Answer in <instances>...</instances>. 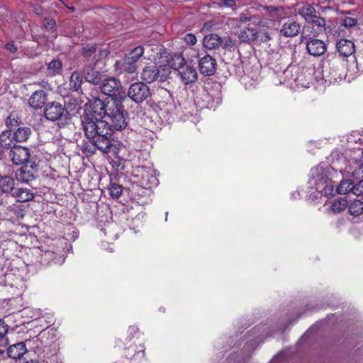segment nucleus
Returning a JSON list of instances; mask_svg holds the SVG:
<instances>
[{"label":"nucleus","mask_w":363,"mask_h":363,"mask_svg":"<svg viewBox=\"0 0 363 363\" xmlns=\"http://www.w3.org/2000/svg\"><path fill=\"white\" fill-rule=\"evenodd\" d=\"M89 102L91 104V112L100 118H106L110 127L121 130L127 126L128 113L117 100L112 98L103 101L98 97H93Z\"/></svg>","instance_id":"1"},{"label":"nucleus","mask_w":363,"mask_h":363,"mask_svg":"<svg viewBox=\"0 0 363 363\" xmlns=\"http://www.w3.org/2000/svg\"><path fill=\"white\" fill-rule=\"evenodd\" d=\"M337 174V172L332 167L320 163L311 169L308 184L311 188L325 196H332L334 186L332 179Z\"/></svg>","instance_id":"2"},{"label":"nucleus","mask_w":363,"mask_h":363,"mask_svg":"<svg viewBox=\"0 0 363 363\" xmlns=\"http://www.w3.org/2000/svg\"><path fill=\"white\" fill-rule=\"evenodd\" d=\"M94 114H85L82 116V125L86 137L91 140L103 136L110 132V125L107 121L97 118Z\"/></svg>","instance_id":"3"},{"label":"nucleus","mask_w":363,"mask_h":363,"mask_svg":"<svg viewBox=\"0 0 363 363\" xmlns=\"http://www.w3.org/2000/svg\"><path fill=\"white\" fill-rule=\"evenodd\" d=\"M134 176L139 179L140 185L143 188L152 189L158 184V179L151 168L138 167L134 171Z\"/></svg>","instance_id":"4"},{"label":"nucleus","mask_w":363,"mask_h":363,"mask_svg":"<svg viewBox=\"0 0 363 363\" xmlns=\"http://www.w3.org/2000/svg\"><path fill=\"white\" fill-rule=\"evenodd\" d=\"M150 95V89L143 82L133 83L130 86L128 91V97L137 104L144 101Z\"/></svg>","instance_id":"5"},{"label":"nucleus","mask_w":363,"mask_h":363,"mask_svg":"<svg viewBox=\"0 0 363 363\" xmlns=\"http://www.w3.org/2000/svg\"><path fill=\"white\" fill-rule=\"evenodd\" d=\"M37 172V164L34 162H28L16 172V177L22 183H28L35 179Z\"/></svg>","instance_id":"6"},{"label":"nucleus","mask_w":363,"mask_h":363,"mask_svg":"<svg viewBox=\"0 0 363 363\" xmlns=\"http://www.w3.org/2000/svg\"><path fill=\"white\" fill-rule=\"evenodd\" d=\"M121 88V82L113 77L104 79L100 86L102 93L111 97L120 95Z\"/></svg>","instance_id":"7"},{"label":"nucleus","mask_w":363,"mask_h":363,"mask_svg":"<svg viewBox=\"0 0 363 363\" xmlns=\"http://www.w3.org/2000/svg\"><path fill=\"white\" fill-rule=\"evenodd\" d=\"M140 77L146 83H152L157 80L163 82L167 79V75L161 74L159 68L155 65L145 67L141 72Z\"/></svg>","instance_id":"8"},{"label":"nucleus","mask_w":363,"mask_h":363,"mask_svg":"<svg viewBox=\"0 0 363 363\" xmlns=\"http://www.w3.org/2000/svg\"><path fill=\"white\" fill-rule=\"evenodd\" d=\"M238 38L242 43H250L251 41L258 40L260 41H267L270 39L267 33H257L253 28L246 27L241 29L238 33Z\"/></svg>","instance_id":"9"},{"label":"nucleus","mask_w":363,"mask_h":363,"mask_svg":"<svg viewBox=\"0 0 363 363\" xmlns=\"http://www.w3.org/2000/svg\"><path fill=\"white\" fill-rule=\"evenodd\" d=\"M64 112L65 108L60 102L52 101L45 105L44 116L48 120L55 121L62 117Z\"/></svg>","instance_id":"10"},{"label":"nucleus","mask_w":363,"mask_h":363,"mask_svg":"<svg viewBox=\"0 0 363 363\" xmlns=\"http://www.w3.org/2000/svg\"><path fill=\"white\" fill-rule=\"evenodd\" d=\"M30 156L29 149L21 145L13 146L9 153V157L11 158L13 163L16 164L27 163L29 162Z\"/></svg>","instance_id":"11"},{"label":"nucleus","mask_w":363,"mask_h":363,"mask_svg":"<svg viewBox=\"0 0 363 363\" xmlns=\"http://www.w3.org/2000/svg\"><path fill=\"white\" fill-rule=\"evenodd\" d=\"M124 354L133 363H138L145 357V347L137 345L135 342H131L125 348Z\"/></svg>","instance_id":"12"},{"label":"nucleus","mask_w":363,"mask_h":363,"mask_svg":"<svg viewBox=\"0 0 363 363\" xmlns=\"http://www.w3.org/2000/svg\"><path fill=\"white\" fill-rule=\"evenodd\" d=\"M216 61L209 55H205L199 58V68L200 72L205 76L214 74L216 70Z\"/></svg>","instance_id":"13"},{"label":"nucleus","mask_w":363,"mask_h":363,"mask_svg":"<svg viewBox=\"0 0 363 363\" xmlns=\"http://www.w3.org/2000/svg\"><path fill=\"white\" fill-rule=\"evenodd\" d=\"M306 50L311 55L318 57L325 52L326 45L323 40L310 38L306 43Z\"/></svg>","instance_id":"14"},{"label":"nucleus","mask_w":363,"mask_h":363,"mask_svg":"<svg viewBox=\"0 0 363 363\" xmlns=\"http://www.w3.org/2000/svg\"><path fill=\"white\" fill-rule=\"evenodd\" d=\"M177 74L180 77V79L184 84L195 82L198 77L196 69L189 65L180 68L179 72Z\"/></svg>","instance_id":"15"},{"label":"nucleus","mask_w":363,"mask_h":363,"mask_svg":"<svg viewBox=\"0 0 363 363\" xmlns=\"http://www.w3.org/2000/svg\"><path fill=\"white\" fill-rule=\"evenodd\" d=\"M301 30V26L298 23L293 20H288L283 23L280 29V33L284 37L292 38L296 36Z\"/></svg>","instance_id":"16"},{"label":"nucleus","mask_w":363,"mask_h":363,"mask_svg":"<svg viewBox=\"0 0 363 363\" xmlns=\"http://www.w3.org/2000/svg\"><path fill=\"white\" fill-rule=\"evenodd\" d=\"M84 77L86 82L94 85L101 84L104 79L103 73L90 66L84 69Z\"/></svg>","instance_id":"17"},{"label":"nucleus","mask_w":363,"mask_h":363,"mask_svg":"<svg viewBox=\"0 0 363 363\" xmlns=\"http://www.w3.org/2000/svg\"><path fill=\"white\" fill-rule=\"evenodd\" d=\"M297 12L307 23L313 21L317 15L315 8L311 4L306 2L298 5Z\"/></svg>","instance_id":"18"},{"label":"nucleus","mask_w":363,"mask_h":363,"mask_svg":"<svg viewBox=\"0 0 363 363\" xmlns=\"http://www.w3.org/2000/svg\"><path fill=\"white\" fill-rule=\"evenodd\" d=\"M336 48L340 55L344 57H348L354 52V43L347 39H340Z\"/></svg>","instance_id":"19"},{"label":"nucleus","mask_w":363,"mask_h":363,"mask_svg":"<svg viewBox=\"0 0 363 363\" xmlns=\"http://www.w3.org/2000/svg\"><path fill=\"white\" fill-rule=\"evenodd\" d=\"M111 135V129L110 132L103 136H99L96 138L91 139L95 146L103 152H108L111 147V143L109 138Z\"/></svg>","instance_id":"20"},{"label":"nucleus","mask_w":363,"mask_h":363,"mask_svg":"<svg viewBox=\"0 0 363 363\" xmlns=\"http://www.w3.org/2000/svg\"><path fill=\"white\" fill-rule=\"evenodd\" d=\"M47 101V96L44 91H35L29 99V104L35 109L41 108Z\"/></svg>","instance_id":"21"},{"label":"nucleus","mask_w":363,"mask_h":363,"mask_svg":"<svg viewBox=\"0 0 363 363\" xmlns=\"http://www.w3.org/2000/svg\"><path fill=\"white\" fill-rule=\"evenodd\" d=\"M26 352V345L21 342L10 346L7 349L6 354L9 357L16 359L21 358Z\"/></svg>","instance_id":"22"},{"label":"nucleus","mask_w":363,"mask_h":363,"mask_svg":"<svg viewBox=\"0 0 363 363\" xmlns=\"http://www.w3.org/2000/svg\"><path fill=\"white\" fill-rule=\"evenodd\" d=\"M222 38L217 34H208L203 38V45L208 50H213L222 45Z\"/></svg>","instance_id":"23"},{"label":"nucleus","mask_w":363,"mask_h":363,"mask_svg":"<svg viewBox=\"0 0 363 363\" xmlns=\"http://www.w3.org/2000/svg\"><path fill=\"white\" fill-rule=\"evenodd\" d=\"M12 195L16 197L19 202L31 201L34 198V194L32 190L28 188L15 189Z\"/></svg>","instance_id":"24"},{"label":"nucleus","mask_w":363,"mask_h":363,"mask_svg":"<svg viewBox=\"0 0 363 363\" xmlns=\"http://www.w3.org/2000/svg\"><path fill=\"white\" fill-rule=\"evenodd\" d=\"M64 261L65 258L62 255L56 254L52 251L45 252V253L41 255V262L47 264L53 262L56 264H62Z\"/></svg>","instance_id":"25"},{"label":"nucleus","mask_w":363,"mask_h":363,"mask_svg":"<svg viewBox=\"0 0 363 363\" xmlns=\"http://www.w3.org/2000/svg\"><path fill=\"white\" fill-rule=\"evenodd\" d=\"M13 139V134H11V130H6L0 135V145L4 148L11 150L13 146H16Z\"/></svg>","instance_id":"26"},{"label":"nucleus","mask_w":363,"mask_h":363,"mask_svg":"<svg viewBox=\"0 0 363 363\" xmlns=\"http://www.w3.org/2000/svg\"><path fill=\"white\" fill-rule=\"evenodd\" d=\"M82 82L83 78L81 73L77 71L72 72L69 77V89L72 91L81 90Z\"/></svg>","instance_id":"27"},{"label":"nucleus","mask_w":363,"mask_h":363,"mask_svg":"<svg viewBox=\"0 0 363 363\" xmlns=\"http://www.w3.org/2000/svg\"><path fill=\"white\" fill-rule=\"evenodd\" d=\"M13 139L16 143L26 142L31 134V130L28 127H20L14 131Z\"/></svg>","instance_id":"28"},{"label":"nucleus","mask_w":363,"mask_h":363,"mask_svg":"<svg viewBox=\"0 0 363 363\" xmlns=\"http://www.w3.org/2000/svg\"><path fill=\"white\" fill-rule=\"evenodd\" d=\"M207 106L210 108H216L221 104L222 98L219 91L213 93L208 92L206 95Z\"/></svg>","instance_id":"29"},{"label":"nucleus","mask_w":363,"mask_h":363,"mask_svg":"<svg viewBox=\"0 0 363 363\" xmlns=\"http://www.w3.org/2000/svg\"><path fill=\"white\" fill-rule=\"evenodd\" d=\"M14 180L8 176L0 178V189L1 194H7L13 190Z\"/></svg>","instance_id":"30"},{"label":"nucleus","mask_w":363,"mask_h":363,"mask_svg":"<svg viewBox=\"0 0 363 363\" xmlns=\"http://www.w3.org/2000/svg\"><path fill=\"white\" fill-rule=\"evenodd\" d=\"M353 181L351 179H344L340 182L337 186L336 191L340 194H352Z\"/></svg>","instance_id":"31"},{"label":"nucleus","mask_w":363,"mask_h":363,"mask_svg":"<svg viewBox=\"0 0 363 363\" xmlns=\"http://www.w3.org/2000/svg\"><path fill=\"white\" fill-rule=\"evenodd\" d=\"M144 48L142 46H138L132 50L128 55L125 57V61L128 63L136 62L143 55Z\"/></svg>","instance_id":"32"},{"label":"nucleus","mask_w":363,"mask_h":363,"mask_svg":"<svg viewBox=\"0 0 363 363\" xmlns=\"http://www.w3.org/2000/svg\"><path fill=\"white\" fill-rule=\"evenodd\" d=\"M62 64L60 60H52L48 65V74L50 76L60 74L62 72Z\"/></svg>","instance_id":"33"},{"label":"nucleus","mask_w":363,"mask_h":363,"mask_svg":"<svg viewBox=\"0 0 363 363\" xmlns=\"http://www.w3.org/2000/svg\"><path fill=\"white\" fill-rule=\"evenodd\" d=\"M349 213L354 216H358L363 213V201L360 200H354L348 207Z\"/></svg>","instance_id":"34"},{"label":"nucleus","mask_w":363,"mask_h":363,"mask_svg":"<svg viewBox=\"0 0 363 363\" xmlns=\"http://www.w3.org/2000/svg\"><path fill=\"white\" fill-rule=\"evenodd\" d=\"M347 205L348 203L347 200L344 199H337L332 203L330 208L333 213H339L345 210Z\"/></svg>","instance_id":"35"},{"label":"nucleus","mask_w":363,"mask_h":363,"mask_svg":"<svg viewBox=\"0 0 363 363\" xmlns=\"http://www.w3.org/2000/svg\"><path fill=\"white\" fill-rule=\"evenodd\" d=\"M187 64L184 57H182L179 55H175L172 58L170 62V67L177 70V73L179 72L180 68L186 66Z\"/></svg>","instance_id":"36"},{"label":"nucleus","mask_w":363,"mask_h":363,"mask_svg":"<svg viewBox=\"0 0 363 363\" xmlns=\"http://www.w3.org/2000/svg\"><path fill=\"white\" fill-rule=\"evenodd\" d=\"M352 174L356 179L363 178V161H356L354 162V170L352 172Z\"/></svg>","instance_id":"37"},{"label":"nucleus","mask_w":363,"mask_h":363,"mask_svg":"<svg viewBox=\"0 0 363 363\" xmlns=\"http://www.w3.org/2000/svg\"><path fill=\"white\" fill-rule=\"evenodd\" d=\"M108 190L111 197L118 198L122 194L123 187L120 184L111 183L109 186Z\"/></svg>","instance_id":"38"},{"label":"nucleus","mask_w":363,"mask_h":363,"mask_svg":"<svg viewBox=\"0 0 363 363\" xmlns=\"http://www.w3.org/2000/svg\"><path fill=\"white\" fill-rule=\"evenodd\" d=\"M18 119L16 113H11L6 119L7 127L12 128L13 127L19 125L21 121Z\"/></svg>","instance_id":"39"},{"label":"nucleus","mask_w":363,"mask_h":363,"mask_svg":"<svg viewBox=\"0 0 363 363\" xmlns=\"http://www.w3.org/2000/svg\"><path fill=\"white\" fill-rule=\"evenodd\" d=\"M363 194V179L358 182L353 181L352 194L360 196Z\"/></svg>","instance_id":"40"},{"label":"nucleus","mask_w":363,"mask_h":363,"mask_svg":"<svg viewBox=\"0 0 363 363\" xmlns=\"http://www.w3.org/2000/svg\"><path fill=\"white\" fill-rule=\"evenodd\" d=\"M9 326L5 321L2 319H0V340L1 339H8L6 335L9 331Z\"/></svg>","instance_id":"41"},{"label":"nucleus","mask_w":363,"mask_h":363,"mask_svg":"<svg viewBox=\"0 0 363 363\" xmlns=\"http://www.w3.org/2000/svg\"><path fill=\"white\" fill-rule=\"evenodd\" d=\"M96 51V46L94 45H87L83 48V54L86 57H91Z\"/></svg>","instance_id":"42"},{"label":"nucleus","mask_w":363,"mask_h":363,"mask_svg":"<svg viewBox=\"0 0 363 363\" xmlns=\"http://www.w3.org/2000/svg\"><path fill=\"white\" fill-rule=\"evenodd\" d=\"M357 23V20L352 17L347 16V17L344 18L342 21V25L344 26L345 27H347V28L353 27V26H356Z\"/></svg>","instance_id":"43"},{"label":"nucleus","mask_w":363,"mask_h":363,"mask_svg":"<svg viewBox=\"0 0 363 363\" xmlns=\"http://www.w3.org/2000/svg\"><path fill=\"white\" fill-rule=\"evenodd\" d=\"M309 23H313L320 28H324L325 27V21L323 18L316 15L313 21H311Z\"/></svg>","instance_id":"44"},{"label":"nucleus","mask_w":363,"mask_h":363,"mask_svg":"<svg viewBox=\"0 0 363 363\" xmlns=\"http://www.w3.org/2000/svg\"><path fill=\"white\" fill-rule=\"evenodd\" d=\"M9 345V339L0 340V357L4 358L6 357V349Z\"/></svg>","instance_id":"45"},{"label":"nucleus","mask_w":363,"mask_h":363,"mask_svg":"<svg viewBox=\"0 0 363 363\" xmlns=\"http://www.w3.org/2000/svg\"><path fill=\"white\" fill-rule=\"evenodd\" d=\"M185 42L191 45H194L196 43L197 39L196 36L192 33H188L184 36Z\"/></svg>","instance_id":"46"},{"label":"nucleus","mask_w":363,"mask_h":363,"mask_svg":"<svg viewBox=\"0 0 363 363\" xmlns=\"http://www.w3.org/2000/svg\"><path fill=\"white\" fill-rule=\"evenodd\" d=\"M123 69L128 73H133L135 71V62L128 63L125 60L123 65Z\"/></svg>","instance_id":"47"},{"label":"nucleus","mask_w":363,"mask_h":363,"mask_svg":"<svg viewBox=\"0 0 363 363\" xmlns=\"http://www.w3.org/2000/svg\"><path fill=\"white\" fill-rule=\"evenodd\" d=\"M235 5V1L234 0H220V6L232 8Z\"/></svg>","instance_id":"48"},{"label":"nucleus","mask_w":363,"mask_h":363,"mask_svg":"<svg viewBox=\"0 0 363 363\" xmlns=\"http://www.w3.org/2000/svg\"><path fill=\"white\" fill-rule=\"evenodd\" d=\"M357 67L363 72V53L361 55H358V58L357 59Z\"/></svg>","instance_id":"49"},{"label":"nucleus","mask_w":363,"mask_h":363,"mask_svg":"<svg viewBox=\"0 0 363 363\" xmlns=\"http://www.w3.org/2000/svg\"><path fill=\"white\" fill-rule=\"evenodd\" d=\"M6 48L12 53H15L17 51V47L13 43H7Z\"/></svg>","instance_id":"50"},{"label":"nucleus","mask_w":363,"mask_h":363,"mask_svg":"<svg viewBox=\"0 0 363 363\" xmlns=\"http://www.w3.org/2000/svg\"><path fill=\"white\" fill-rule=\"evenodd\" d=\"M9 196L7 194H0V206H4L8 203L7 199Z\"/></svg>","instance_id":"51"},{"label":"nucleus","mask_w":363,"mask_h":363,"mask_svg":"<svg viewBox=\"0 0 363 363\" xmlns=\"http://www.w3.org/2000/svg\"><path fill=\"white\" fill-rule=\"evenodd\" d=\"M109 54V52L107 50H103L99 51V58L96 60H99V59L106 57Z\"/></svg>","instance_id":"52"},{"label":"nucleus","mask_w":363,"mask_h":363,"mask_svg":"<svg viewBox=\"0 0 363 363\" xmlns=\"http://www.w3.org/2000/svg\"><path fill=\"white\" fill-rule=\"evenodd\" d=\"M55 26V22L53 20H49L45 24V27L47 29H52Z\"/></svg>","instance_id":"53"},{"label":"nucleus","mask_w":363,"mask_h":363,"mask_svg":"<svg viewBox=\"0 0 363 363\" xmlns=\"http://www.w3.org/2000/svg\"><path fill=\"white\" fill-rule=\"evenodd\" d=\"M240 22L241 23H246L247 21H250L251 20L250 17H248L245 15H241L239 18Z\"/></svg>","instance_id":"54"},{"label":"nucleus","mask_w":363,"mask_h":363,"mask_svg":"<svg viewBox=\"0 0 363 363\" xmlns=\"http://www.w3.org/2000/svg\"><path fill=\"white\" fill-rule=\"evenodd\" d=\"M138 328L136 326H132L129 328L128 332L130 333H135Z\"/></svg>","instance_id":"55"},{"label":"nucleus","mask_w":363,"mask_h":363,"mask_svg":"<svg viewBox=\"0 0 363 363\" xmlns=\"http://www.w3.org/2000/svg\"><path fill=\"white\" fill-rule=\"evenodd\" d=\"M34 12L37 14V15H40L42 14L43 11H42V9L41 8H36L34 11Z\"/></svg>","instance_id":"56"},{"label":"nucleus","mask_w":363,"mask_h":363,"mask_svg":"<svg viewBox=\"0 0 363 363\" xmlns=\"http://www.w3.org/2000/svg\"><path fill=\"white\" fill-rule=\"evenodd\" d=\"M26 363H38V362H37L35 361H30V362L28 361Z\"/></svg>","instance_id":"57"},{"label":"nucleus","mask_w":363,"mask_h":363,"mask_svg":"<svg viewBox=\"0 0 363 363\" xmlns=\"http://www.w3.org/2000/svg\"><path fill=\"white\" fill-rule=\"evenodd\" d=\"M167 216H168V212H166V218H165L166 220H167Z\"/></svg>","instance_id":"58"}]
</instances>
